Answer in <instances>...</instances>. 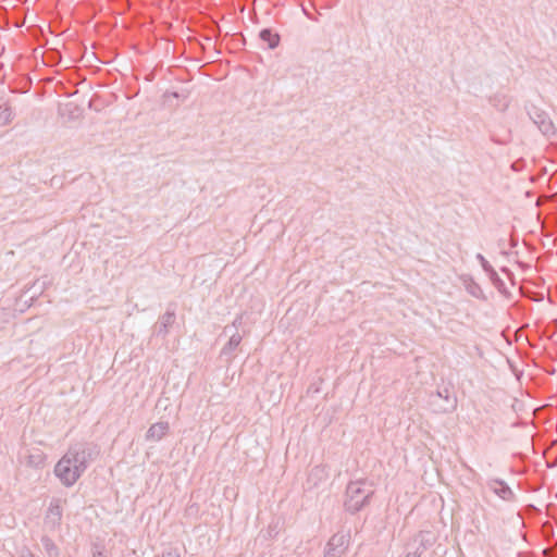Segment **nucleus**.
I'll return each mask as SVG.
<instances>
[{"label": "nucleus", "mask_w": 557, "mask_h": 557, "mask_svg": "<svg viewBox=\"0 0 557 557\" xmlns=\"http://www.w3.org/2000/svg\"><path fill=\"white\" fill-rule=\"evenodd\" d=\"M236 70H246V69L243 66H237Z\"/></svg>", "instance_id": "nucleus-6"}, {"label": "nucleus", "mask_w": 557, "mask_h": 557, "mask_svg": "<svg viewBox=\"0 0 557 557\" xmlns=\"http://www.w3.org/2000/svg\"><path fill=\"white\" fill-rule=\"evenodd\" d=\"M85 453L70 451L57 463L55 474L65 484L72 485L85 469Z\"/></svg>", "instance_id": "nucleus-1"}, {"label": "nucleus", "mask_w": 557, "mask_h": 557, "mask_svg": "<svg viewBox=\"0 0 557 557\" xmlns=\"http://www.w3.org/2000/svg\"><path fill=\"white\" fill-rule=\"evenodd\" d=\"M63 70H64V71H67V70H75V69H74V67H69V66H66V67H64Z\"/></svg>", "instance_id": "nucleus-4"}, {"label": "nucleus", "mask_w": 557, "mask_h": 557, "mask_svg": "<svg viewBox=\"0 0 557 557\" xmlns=\"http://www.w3.org/2000/svg\"><path fill=\"white\" fill-rule=\"evenodd\" d=\"M168 432V424L157 423L153 424L148 431V437L152 440H159Z\"/></svg>", "instance_id": "nucleus-3"}, {"label": "nucleus", "mask_w": 557, "mask_h": 557, "mask_svg": "<svg viewBox=\"0 0 557 557\" xmlns=\"http://www.w3.org/2000/svg\"><path fill=\"white\" fill-rule=\"evenodd\" d=\"M258 37H259V40L261 41V44L263 45V47L271 49V50L277 48L281 42L280 34L271 27L262 28L259 32Z\"/></svg>", "instance_id": "nucleus-2"}, {"label": "nucleus", "mask_w": 557, "mask_h": 557, "mask_svg": "<svg viewBox=\"0 0 557 557\" xmlns=\"http://www.w3.org/2000/svg\"><path fill=\"white\" fill-rule=\"evenodd\" d=\"M91 70L100 71V70H102V69H101V67H99V66H95V67H92Z\"/></svg>", "instance_id": "nucleus-5"}]
</instances>
